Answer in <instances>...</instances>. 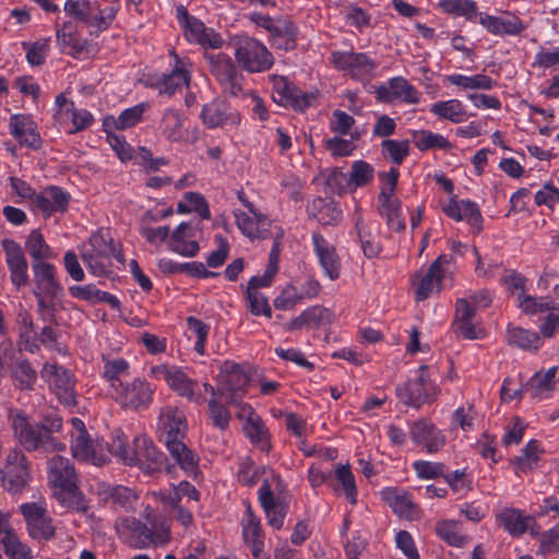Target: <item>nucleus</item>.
I'll return each mask as SVG.
<instances>
[{
  "instance_id": "f257e3e1",
  "label": "nucleus",
  "mask_w": 559,
  "mask_h": 559,
  "mask_svg": "<svg viewBox=\"0 0 559 559\" xmlns=\"http://www.w3.org/2000/svg\"><path fill=\"white\" fill-rule=\"evenodd\" d=\"M8 416L15 439L26 451H66V444L51 436L53 431H58L62 426L59 417L47 419L45 423L33 424L22 411L16 408L9 409Z\"/></svg>"
},
{
  "instance_id": "f03ea898",
  "label": "nucleus",
  "mask_w": 559,
  "mask_h": 559,
  "mask_svg": "<svg viewBox=\"0 0 559 559\" xmlns=\"http://www.w3.org/2000/svg\"><path fill=\"white\" fill-rule=\"evenodd\" d=\"M71 452L74 459L102 466L108 462V444L103 439H92L84 423L72 417L71 420Z\"/></svg>"
},
{
  "instance_id": "7ed1b4c3",
  "label": "nucleus",
  "mask_w": 559,
  "mask_h": 559,
  "mask_svg": "<svg viewBox=\"0 0 559 559\" xmlns=\"http://www.w3.org/2000/svg\"><path fill=\"white\" fill-rule=\"evenodd\" d=\"M148 374L156 380H164L171 391L190 402L197 404L204 402L199 382L192 379L187 369L182 367L166 364L156 365L150 368Z\"/></svg>"
},
{
  "instance_id": "20e7f679",
  "label": "nucleus",
  "mask_w": 559,
  "mask_h": 559,
  "mask_svg": "<svg viewBox=\"0 0 559 559\" xmlns=\"http://www.w3.org/2000/svg\"><path fill=\"white\" fill-rule=\"evenodd\" d=\"M48 483L62 503L70 504L78 493L76 474L69 459L56 454L48 462Z\"/></svg>"
},
{
  "instance_id": "39448f33",
  "label": "nucleus",
  "mask_w": 559,
  "mask_h": 559,
  "mask_svg": "<svg viewBox=\"0 0 559 559\" xmlns=\"http://www.w3.org/2000/svg\"><path fill=\"white\" fill-rule=\"evenodd\" d=\"M399 175L396 168H391L383 174L384 182L378 195V212L385 219L389 228L395 231H402L406 226L401 201L395 195Z\"/></svg>"
},
{
  "instance_id": "423d86ee",
  "label": "nucleus",
  "mask_w": 559,
  "mask_h": 559,
  "mask_svg": "<svg viewBox=\"0 0 559 559\" xmlns=\"http://www.w3.org/2000/svg\"><path fill=\"white\" fill-rule=\"evenodd\" d=\"M234 45L236 61L247 72H264L274 63V58L266 46L253 37H238Z\"/></svg>"
},
{
  "instance_id": "0eeeda50",
  "label": "nucleus",
  "mask_w": 559,
  "mask_h": 559,
  "mask_svg": "<svg viewBox=\"0 0 559 559\" xmlns=\"http://www.w3.org/2000/svg\"><path fill=\"white\" fill-rule=\"evenodd\" d=\"M2 487L11 493H21L32 480L29 462L22 450L11 449L0 468Z\"/></svg>"
},
{
  "instance_id": "6e6552de",
  "label": "nucleus",
  "mask_w": 559,
  "mask_h": 559,
  "mask_svg": "<svg viewBox=\"0 0 559 559\" xmlns=\"http://www.w3.org/2000/svg\"><path fill=\"white\" fill-rule=\"evenodd\" d=\"M397 393L406 405L418 408L423 404L436 401L440 389L430 379L428 367L423 365L418 369L417 378L408 381L403 388H397Z\"/></svg>"
},
{
  "instance_id": "1a4fd4ad",
  "label": "nucleus",
  "mask_w": 559,
  "mask_h": 559,
  "mask_svg": "<svg viewBox=\"0 0 559 559\" xmlns=\"http://www.w3.org/2000/svg\"><path fill=\"white\" fill-rule=\"evenodd\" d=\"M281 487L277 475L265 477L259 488V501L267 519V523L275 530H281L287 513V506L281 497H275L274 489Z\"/></svg>"
},
{
  "instance_id": "9d476101",
  "label": "nucleus",
  "mask_w": 559,
  "mask_h": 559,
  "mask_svg": "<svg viewBox=\"0 0 559 559\" xmlns=\"http://www.w3.org/2000/svg\"><path fill=\"white\" fill-rule=\"evenodd\" d=\"M154 391L147 381L135 378L119 385L112 395L122 407L139 411L145 409L152 404Z\"/></svg>"
},
{
  "instance_id": "9b49d317",
  "label": "nucleus",
  "mask_w": 559,
  "mask_h": 559,
  "mask_svg": "<svg viewBox=\"0 0 559 559\" xmlns=\"http://www.w3.org/2000/svg\"><path fill=\"white\" fill-rule=\"evenodd\" d=\"M206 59L211 73L216 78L223 90L231 96H238L242 91V74L236 69L230 57L218 52L207 53Z\"/></svg>"
},
{
  "instance_id": "f8f14e48",
  "label": "nucleus",
  "mask_w": 559,
  "mask_h": 559,
  "mask_svg": "<svg viewBox=\"0 0 559 559\" xmlns=\"http://www.w3.org/2000/svg\"><path fill=\"white\" fill-rule=\"evenodd\" d=\"M177 14L183 27L185 36L189 41L212 49H217L223 45V39L218 33L211 27H206L201 20L190 15L183 7L177 9Z\"/></svg>"
},
{
  "instance_id": "ddd939ff",
  "label": "nucleus",
  "mask_w": 559,
  "mask_h": 559,
  "mask_svg": "<svg viewBox=\"0 0 559 559\" xmlns=\"http://www.w3.org/2000/svg\"><path fill=\"white\" fill-rule=\"evenodd\" d=\"M20 511L26 522L28 534L34 539H49L55 534L51 520L47 514L44 501L26 502L20 506Z\"/></svg>"
},
{
  "instance_id": "4468645a",
  "label": "nucleus",
  "mask_w": 559,
  "mask_h": 559,
  "mask_svg": "<svg viewBox=\"0 0 559 559\" xmlns=\"http://www.w3.org/2000/svg\"><path fill=\"white\" fill-rule=\"evenodd\" d=\"M158 129L160 134L173 143H186L197 140V135L190 133L187 117L174 107L163 110Z\"/></svg>"
},
{
  "instance_id": "2eb2a0df",
  "label": "nucleus",
  "mask_w": 559,
  "mask_h": 559,
  "mask_svg": "<svg viewBox=\"0 0 559 559\" xmlns=\"http://www.w3.org/2000/svg\"><path fill=\"white\" fill-rule=\"evenodd\" d=\"M157 432L159 440L165 445L183 440L187 432L185 414L179 408L170 405L162 408Z\"/></svg>"
},
{
  "instance_id": "dca6fc26",
  "label": "nucleus",
  "mask_w": 559,
  "mask_h": 559,
  "mask_svg": "<svg viewBox=\"0 0 559 559\" xmlns=\"http://www.w3.org/2000/svg\"><path fill=\"white\" fill-rule=\"evenodd\" d=\"M133 444L134 455L127 457L129 465H139L148 475H153L162 469L165 456L157 450L152 440L145 437H135Z\"/></svg>"
},
{
  "instance_id": "f3484780",
  "label": "nucleus",
  "mask_w": 559,
  "mask_h": 559,
  "mask_svg": "<svg viewBox=\"0 0 559 559\" xmlns=\"http://www.w3.org/2000/svg\"><path fill=\"white\" fill-rule=\"evenodd\" d=\"M221 393L226 396L229 404H235L245 393L248 376L245 370L235 362L226 361L221 366L218 374Z\"/></svg>"
},
{
  "instance_id": "a211bd4d",
  "label": "nucleus",
  "mask_w": 559,
  "mask_h": 559,
  "mask_svg": "<svg viewBox=\"0 0 559 559\" xmlns=\"http://www.w3.org/2000/svg\"><path fill=\"white\" fill-rule=\"evenodd\" d=\"M41 377L49 383L51 390L62 404L66 406L75 404L73 379L68 370L56 364H46L43 367Z\"/></svg>"
},
{
  "instance_id": "6ab92c4d",
  "label": "nucleus",
  "mask_w": 559,
  "mask_h": 559,
  "mask_svg": "<svg viewBox=\"0 0 559 559\" xmlns=\"http://www.w3.org/2000/svg\"><path fill=\"white\" fill-rule=\"evenodd\" d=\"M408 433L413 442L423 447L428 453H436L445 444L443 432L426 418L411 423L408 425Z\"/></svg>"
},
{
  "instance_id": "aec40b11",
  "label": "nucleus",
  "mask_w": 559,
  "mask_h": 559,
  "mask_svg": "<svg viewBox=\"0 0 559 559\" xmlns=\"http://www.w3.org/2000/svg\"><path fill=\"white\" fill-rule=\"evenodd\" d=\"M475 308L467 298H459L455 304V316L452 330L459 337L477 340L484 336L483 328L475 322Z\"/></svg>"
},
{
  "instance_id": "412c9836",
  "label": "nucleus",
  "mask_w": 559,
  "mask_h": 559,
  "mask_svg": "<svg viewBox=\"0 0 559 559\" xmlns=\"http://www.w3.org/2000/svg\"><path fill=\"white\" fill-rule=\"evenodd\" d=\"M445 261L443 257H439L430 264L426 273H417L415 275L412 283L417 301L425 300L435 293H439L442 280L445 275V270L442 265Z\"/></svg>"
},
{
  "instance_id": "4be33fe9",
  "label": "nucleus",
  "mask_w": 559,
  "mask_h": 559,
  "mask_svg": "<svg viewBox=\"0 0 559 559\" xmlns=\"http://www.w3.org/2000/svg\"><path fill=\"white\" fill-rule=\"evenodd\" d=\"M11 283L16 289L28 283V264L21 246L9 239L2 241Z\"/></svg>"
},
{
  "instance_id": "5701e85b",
  "label": "nucleus",
  "mask_w": 559,
  "mask_h": 559,
  "mask_svg": "<svg viewBox=\"0 0 559 559\" xmlns=\"http://www.w3.org/2000/svg\"><path fill=\"white\" fill-rule=\"evenodd\" d=\"M9 131L23 146L38 150L41 145V138L37 130V124L28 115H12L9 120Z\"/></svg>"
},
{
  "instance_id": "b1692460",
  "label": "nucleus",
  "mask_w": 559,
  "mask_h": 559,
  "mask_svg": "<svg viewBox=\"0 0 559 559\" xmlns=\"http://www.w3.org/2000/svg\"><path fill=\"white\" fill-rule=\"evenodd\" d=\"M56 39L60 50L74 58H83L94 50L87 40L79 38L76 26L70 21L57 28Z\"/></svg>"
},
{
  "instance_id": "393cba45",
  "label": "nucleus",
  "mask_w": 559,
  "mask_h": 559,
  "mask_svg": "<svg viewBox=\"0 0 559 559\" xmlns=\"http://www.w3.org/2000/svg\"><path fill=\"white\" fill-rule=\"evenodd\" d=\"M273 99L280 105L290 106L296 110H304L311 106L316 95L305 93L289 84L284 78H278L275 81Z\"/></svg>"
},
{
  "instance_id": "a878e982",
  "label": "nucleus",
  "mask_w": 559,
  "mask_h": 559,
  "mask_svg": "<svg viewBox=\"0 0 559 559\" xmlns=\"http://www.w3.org/2000/svg\"><path fill=\"white\" fill-rule=\"evenodd\" d=\"M332 62L337 69L357 78L370 74L376 69L374 61L362 52L335 51Z\"/></svg>"
},
{
  "instance_id": "bb28decb",
  "label": "nucleus",
  "mask_w": 559,
  "mask_h": 559,
  "mask_svg": "<svg viewBox=\"0 0 559 559\" xmlns=\"http://www.w3.org/2000/svg\"><path fill=\"white\" fill-rule=\"evenodd\" d=\"M312 243L324 274L332 281L338 278L341 274V259L336 253L335 247L318 233L312 234Z\"/></svg>"
},
{
  "instance_id": "cd10ccee",
  "label": "nucleus",
  "mask_w": 559,
  "mask_h": 559,
  "mask_svg": "<svg viewBox=\"0 0 559 559\" xmlns=\"http://www.w3.org/2000/svg\"><path fill=\"white\" fill-rule=\"evenodd\" d=\"M236 225L250 239L266 238L271 225L270 219L259 211L245 212L234 210Z\"/></svg>"
},
{
  "instance_id": "c85d7f7f",
  "label": "nucleus",
  "mask_w": 559,
  "mask_h": 559,
  "mask_svg": "<svg viewBox=\"0 0 559 559\" xmlns=\"http://www.w3.org/2000/svg\"><path fill=\"white\" fill-rule=\"evenodd\" d=\"M378 96L385 102L399 99L409 105L418 104L420 100L418 91L402 76L393 78L388 85L379 87Z\"/></svg>"
},
{
  "instance_id": "c756f323",
  "label": "nucleus",
  "mask_w": 559,
  "mask_h": 559,
  "mask_svg": "<svg viewBox=\"0 0 559 559\" xmlns=\"http://www.w3.org/2000/svg\"><path fill=\"white\" fill-rule=\"evenodd\" d=\"M479 23L489 33L498 36H516L526 28L523 21L513 14H504L502 16L480 14Z\"/></svg>"
},
{
  "instance_id": "7c9ffc66",
  "label": "nucleus",
  "mask_w": 559,
  "mask_h": 559,
  "mask_svg": "<svg viewBox=\"0 0 559 559\" xmlns=\"http://www.w3.org/2000/svg\"><path fill=\"white\" fill-rule=\"evenodd\" d=\"M34 294H62V286L56 277V267L45 261L33 262Z\"/></svg>"
},
{
  "instance_id": "2f4dec72",
  "label": "nucleus",
  "mask_w": 559,
  "mask_h": 559,
  "mask_svg": "<svg viewBox=\"0 0 559 559\" xmlns=\"http://www.w3.org/2000/svg\"><path fill=\"white\" fill-rule=\"evenodd\" d=\"M200 117L209 129L223 127L226 123L238 124L240 122L239 114L230 111L225 103L218 100L205 104Z\"/></svg>"
},
{
  "instance_id": "473e14b6",
  "label": "nucleus",
  "mask_w": 559,
  "mask_h": 559,
  "mask_svg": "<svg viewBox=\"0 0 559 559\" xmlns=\"http://www.w3.org/2000/svg\"><path fill=\"white\" fill-rule=\"evenodd\" d=\"M195 229L190 223H181L169 234V249L183 257H194L199 252V245L192 238Z\"/></svg>"
},
{
  "instance_id": "72a5a7b5",
  "label": "nucleus",
  "mask_w": 559,
  "mask_h": 559,
  "mask_svg": "<svg viewBox=\"0 0 559 559\" xmlns=\"http://www.w3.org/2000/svg\"><path fill=\"white\" fill-rule=\"evenodd\" d=\"M381 496L400 518L413 520L417 516L418 509L407 491L397 488H385L382 490Z\"/></svg>"
},
{
  "instance_id": "f704fd0d",
  "label": "nucleus",
  "mask_w": 559,
  "mask_h": 559,
  "mask_svg": "<svg viewBox=\"0 0 559 559\" xmlns=\"http://www.w3.org/2000/svg\"><path fill=\"white\" fill-rule=\"evenodd\" d=\"M241 527L245 543L250 547L252 555L259 558L264 548L263 533L260 520L253 514L250 504H247Z\"/></svg>"
},
{
  "instance_id": "c9c22d12",
  "label": "nucleus",
  "mask_w": 559,
  "mask_h": 559,
  "mask_svg": "<svg viewBox=\"0 0 559 559\" xmlns=\"http://www.w3.org/2000/svg\"><path fill=\"white\" fill-rule=\"evenodd\" d=\"M70 195L62 189L51 186L36 194L33 204L45 215L53 212H64L68 207Z\"/></svg>"
},
{
  "instance_id": "e433bc0d",
  "label": "nucleus",
  "mask_w": 559,
  "mask_h": 559,
  "mask_svg": "<svg viewBox=\"0 0 559 559\" xmlns=\"http://www.w3.org/2000/svg\"><path fill=\"white\" fill-rule=\"evenodd\" d=\"M189 81V71L183 66H179L178 61L171 73L152 78L150 86L157 90L162 95L171 96L177 90L188 85Z\"/></svg>"
},
{
  "instance_id": "4c0bfd02",
  "label": "nucleus",
  "mask_w": 559,
  "mask_h": 559,
  "mask_svg": "<svg viewBox=\"0 0 559 559\" xmlns=\"http://www.w3.org/2000/svg\"><path fill=\"white\" fill-rule=\"evenodd\" d=\"M297 26L288 19L276 17V23L269 32L271 45L277 49L292 50L296 47Z\"/></svg>"
},
{
  "instance_id": "58836bf2",
  "label": "nucleus",
  "mask_w": 559,
  "mask_h": 559,
  "mask_svg": "<svg viewBox=\"0 0 559 559\" xmlns=\"http://www.w3.org/2000/svg\"><path fill=\"white\" fill-rule=\"evenodd\" d=\"M447 216L454 221H467L472 225H478L481 222V214L478 205L469 200H456L455 198L442 206Z\"/></svg>"
},
{
  "instance_id": "ea45409f",
  "label": "nucleus",
  "mask_w": 559,
  "mask_h": 559,
  "mask_svg": "<svg viewBox=\"0 0 559 559\" xmlns=\"http://www.w3.org/2000/svg\"><path fill=\"white\" fill-rule=\"evenodd\" d=\"M355 228L357 230L364 254L371 259L378 257L381 246L378 241L379 226L377 223H365L360 214L355 219Z\"/></svg>"
},
{
  "instance_id": "a19ab883",
  "label": "nucleus",
  "mask_w": 559,
  "mask_h": 559,
  "mask_svg": "<svg viewBox=\"0 0 559 559\" xmlns=\"http://www.w3.org/2000/svg\"><path fill=\"white\" fill-rule=\"evenodd\" d=\"M169 455L188 476H195L199 469V456L186 445L183 440L165 445Z\"/></svg>"
},
{
  "instance_id": "79ce46f5",
  "label": "nucleus",
  "mask_w": 559,
  "mask_h": 559,
  "mask_svg": "<svg viewBox=\"0 0 559 559\" xmlns=\"http://www.w3.org/2000/svg\"><path fill=\"white\" fill-rule=\"evenodd\" d=\"M309 215L323 225L337 223L342 218V210L333 201L322 198L313 199L307 206Z\"/></svg>"
},
{
  "instance_id": "37998d69",
  "label": "nucleus",
  "mask_w": 559,
  "mask_h": 559,
  "mask_svg": "<svg viewBox=\"0 0 559 559\" xmlns=\"http://www.w3.org/2000/svg\"><path fill=\"white\" fill-rule=\"evenodd\" d=\"M497 521L509 534L519 536L526 532L533 519L518 509L506 508L497 514Z\"/></svg>"
},
{
  "instance_id": "c03bdc74",
  "label": "nucleus",
  "mask_w": 559,
  "mask_h": 559,
  "mask_svg": "<svg viewBox=\"0 0 559 559\" xmlns=\"http://www.w3.org/2000/svg\"><path fill=\"white\" fill-rule=\"evenodd\" d=\"M430 112L440 119H445L453 123H461L468 118L465 106L455 98L433 103L430 107Z\"/></svg>"
},
{
  "instance_id": "a18cd8bd",
  "label": "nucleus",
  "mask_w": 559,
  "mask_h": 559,
  "mask_svg": "<svg viewBox=\"0 0 559 559\" xmlns=\"http://www.w3.org/2000/svg\"><path fill=\"white\" fill-rule=\"evenodd\" d=\"M558 367L554 366L545 372H536L527 383V389L534 399L543 400L549 396L556 384V373Z\"/></svg>"
},
{
  "instance_id": "49530a36",
  "label": "nucleus",
  "mask_w": 559,
  "mask_h": 559,
  "mask_svg": "<svg viewBox=\"0 0 559 559\" xmlns=\"http://www.w3.org/2000/svg\"><path fill=\"white\" fill-rule=\"evenodd\" d=\"M436 534L452 547H464L469 538L462 534L461 524L454 520H440L436 524Z\"/></svg>"
},
{
  "instance_id": "de8ad7c7",
  "label": "nucleus",
  "mask_w": 559,
  "mask_h": 559,
  "mask_svg": "<svg viewBox=\"0 0 559 559\" xmlns=\"http://www.w3.org/2000/svg\"><path fill=\"white\" fill-rule=\"evenodd\" d=\"M508 342L524 350H537L542 346V337L538 333L520 326L508 329Z\"/></svg>"
},
{
  "instance_id": "09e8293b",
  "label": "nucleus",
  "mask_w": 559,
  "mask_h": 559,
  "mask_svg": "<svg viewBox=\"0 0 559 559\" xmlns=\"http://www.w3.org/2000/svg\"><path fill=\"white\" fill-rule=\"evenodd\" d=\"M448 82L452 85L463 90H484L489 91L496 86V81L486 74L463 75L451 74L447 78Z\"/></svg>"
},
{
  "instance_id": "8fccbe9b",
  "label": "nucleus",
  "mask_w": 559,
  "mask_h": 559,
  "mask_svg": "<svg viewBox=\"0 0 559 559\" xmlns=\"http://www.w3.org/2000/svg\"><path fill=\"white\" fill-rule=\"evenodd\" d=\"M130 365L123 358L105 359L103 376L109 383L111 393L123 382L121 378L129 374Z\"/></svg>"
},
{
  "instance_id": "3c124183",
  "label": "nucleus",
  "mask_w": 559,
  "mask_h": 559,
  "mask_svg": "<svg viewBox=\"0 0 559 559\" xmlns=\"http://www.w3.org/2000/svg\"><path fill=\"white\" fill-rule=\"evenodd\" d=\"M25 249L34 260L33 262L44 261L55 257V253L38 229H34L29 233L25 242Z\"/></svg>"
},
{
  "instance_id": "603ef678",
  "label": "nucleus",
  "mask_w": 559,
  "mask_h": 559,
  "mask_svg": "<svg viewBox=\"0 0 559 559\" xmlns=\"http://www.w3.org/2000/svg\"><path fill=\"white\" fill-rule=\"evenodd\" d=\"M415 146L419 151H427L431 148L451 150L452 145L442 134L433 133L429 130H419L413 133Z\"/></svg>"
},
{
  "instance_id": "864d4df0",
  "label": "nucleus",
  "mask_w": 559,
  "mask_h": 559,
  "mask_svg": "<svg viewBox=\"0 0 559 559\" xmlns=\"http://www.w3.org/2000/svg\"><path fill=\"white\" fill-rule=\"evenodd\" d=\"M94 12L88 13L85 24L97 29L98 33L106 31L114 22L118 8L115 5L100 9L97 2H94Z\"/></svg>"
},
{
  "instance_id": "5fc2aeb1",
  "label": "nucleus",
  "mask_w": 559,
  "mask_h": 559,
  "mask_svg": "<svg viewBox=\"0 0 559 559\" xmlns=\"http://www.w3.org/2000/svg\"><path fill=\"white\" fill-rule=\"evenodd\" d=\"M243 432L250 441L260 447L262 451L270 449L269 432L260 417L243 424Z\"/></svg>"
},
{
  "instance_id": "6e6d98bb",
  "label": "nucleus",
  "mask_w": 559,
  "mask_h": 559,
  "mask_svg": "<svg viewBox=\"0 0 559 559\" xmlns=\"http://www.w3.org/2000/svg\"><path fill=\"white\" fill-rule=\"evenodd\" d=\"M374 176L373 167L365 160H356L348 173L347 185L353 188H359L372 181Z\"/></svg>"
},
{
  "instance_id": "4d7b16f0",
  "label": "nucleus",
  "mask_w": 559,
  "mask_h": 559,
  "mask_svg": "<svg viewBox=\"0 0 559 559\" xmlns=\"http://www.w3.org/2000/svg\"><path fill=\"white\" fill-rule=\"evenodd\" d=\"M555 302L547 297H535L526 294H518V307L522 312L534 316L547 311Z\"/></svg>"
},
{
  "instance_id": "13d9d810",
  "label": "nucleus",
  "mask_w": 559,
  "mask_h": 559,
  "mask_svg": "<svg viewBox=\"0 0 559 559\" xmlns=\"http://www.w3.org/2000/svg\"><path fill=\"white\" fill-rule=\"evenodd\" d=\"M104 499L112 504L129 508L135 501V493L124 486L107 485L103 489Z\"/></svg>"
},
{
  "instance_id": "bf43d9fd",
  "label": "nucleus",
  "mask_w": 559,
  "mask_h": 559,
  "mask_svg": "<svg viewBox=\"0 0 559 559\" xmlns=\"http://www.w3.org/2000/svg\"><path fill=\"white\" fill-rule=\"evenodd\" d=\"M144 516L151 525L155 545L167 543L170 538V525L168 520L154 515L150 507L145 509Z\"/></svg>"
},
{
  "instance_id": "052dcab7",
  "label": "nucleus",
  "mask_w": 559,
  "mask_h": 559,
  "mask_svg": "<svg viewBox=\"0 0 559 559\" xmlns=\"http://www.w3.org/2000/svg\"><path fill=\"white\" fill-rule=\"evenodd\" d=\"M440 7L449 14L464 16L467 20H473L477 15V5L473 0H443Z\"/></svg>"
},
{
  "instance_id": "680f3d73",
  "label": "nucleus",
  "mask_w": 559,
  "mask_h": 559,
  "mask_svg": "<svg viewBox=\"0 0 559 559\" xmlns=\"http://www.w3.org/2000/svg\"><path fill=\"white\" fill-rule=\"evenodd\" d=\"M147 103H140L131 108L124 109L115 120V127L120 130L131 128L142 120L144 112L148 109Z\"/></svg>"
},
{
  "instance_id": "e2e57ef3",
  "label": "nucleus",
  "mask_w": 559,
  "mask_h": 559,
  "mask_svg": "<svg viewBox=\"0 0 559 559\" xmlns=\"http://www.w3.org/2000/svg\"><path fill=\"white\" fill-rule=\"evenodd\" d=\"M0 543L10 559H33L32 549L20 540L16 533Z\"/></svg>"
},
{
  "instance_id": "0e129e2a",
  "label": "nucleus",
  "mask_w": 559,
  "mask_h": 559,
  "mask_svg": "<svg viewBox=\"0 0 559 559\" xmlns=\"http://www.w3.org/2000/svg\"><path fill=\"white\" fill-rule=\"evenodd\" d=\"M108 255L106 253H98L97 251L81 250V258L90 270V272L96 276H102L107 273L108 270Z\"/></svg>"
},
{
  "instance_id": "69168bd1",
  "label": "nucleus",
  "mask_w": 559,
  "mask_h": 559,
  "mask_svg": "<svg viewBox=\"0 0 559 559\" xmlns=\"http://www.w3.org/2000/svg\"><path fill=\"white\" fill-rule=\"evenodd\" d=\"M335 476L342 485L346 499L355 504L357 501V488L355 478L348 465H338L335 469Z\"/></svg>"
},
{
  "instance_id": "338daca9",
  "label": "nucleus",
  "mask_w": 559,
  "mask_h": 559,
  "mask_svg": "<svg viewBox=\"0 0 559 559\" xmlns=\"http://www.w3.org/2000/svg\"><path fill=\"white\" fill-rule=\"evenodd\" d=\"M383 155L400 165L409 153L407 141L384 140L381 143Z\"/></svg>"
},
{
  "instance_id": "774afa93",
  "label": "nucleus",
  "mask_w": 559,
  "mask_h": 559,
  "mask_svg": "<svg viewBox=\"0 0 559 559\" xmlns=\"http://www.w3.org/2000/svg\"><path fill=\"white\" fill-rule=\"evenodd\" d=\"M302 300L301 292L293 285H287L274 299L273 304L278 310H290Z\"/></svg>"
}]
</instances>
